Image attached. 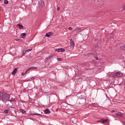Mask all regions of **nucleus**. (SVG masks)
Listing matches in <instances>:
<instances>
[{"label":"nucleus","mask_w":125,"mask_h":125,"mask_svg":"<svg viewBox=\"0 0 125 125\" xmlns=\"http://www.w3.org/2000/svg\"><path fill=\"white\" fill-rule=\"evenodd\" d=\"M10 99V95L4 92H0V100L3 103H6Z\"/></svg>","instance_id":"1"},{"label":"nucleus","mask_w":125,"mask_h":125,"mask_svg":"<svg viewBox=\"0 0 125 125\" xmlns=\"http://www.w3.org/2000/svg\"><path fill=\"white\" fill-rule=\"evenodd\" d=\"M38 6L39 7H43V6H44V1H43L42 0L39 1Z\"/></svg>","instance_id":"2"},{"label":"nucleus","mask_w":125,"mask_h":125,"mask_svg":"<svg viewBox=\"0 0 125 125\" xmlns=\"http://www.w3.org/2000/svg\"><path fill=\"white\" fill-rule=\"evenodd\" d=\"M75 47V43H74V41H73V39L70 40V48L72 49H74Z\"/></svg>","instance_id":"3"},{"label":"nucleus","mask_w":125,"mask_h":125,"mask_svg":"<svg viewBox=\"0 0 125 125\" xmlns=\"http://www.w3.org/2000/svg\"><path fill=\"white\" fill-rule=\"evenodd\" d=\"M56 51H57V52H65V49L63 48L56 49Z\"/></svg>","instance_id":"4"},{"label":"nucleus","mask_w":125,"mask_h":125,"mask_svg":"<svg viewBox=\"0 0 125 125\" xmlns=\"http://www.w3.org/2000/svg\"><path fill=\"white\" fill-rule=\"evenodd\" d=\"M53 33H52L51 32H49L45 34L46 37H47L48 38H49V37H50V36H53Z\"/></svg>","instance_id":"5"},{"label":"nucleus","mask_w":125,"mask_h":125,"mask_svg":"<svg viewBox=\"0 0 125 125\" xmlns=\"http://www.w3.org/2000/svg\"><path fill=\"white\" fill-rule=\"evenodd\" d=\"M74 31L76 32V33H79L80 32H82V28L78 27L77 28H75Z\"/></svg>","instance_id":"6"},{"label":"nucleus","mask_w":125,"mask_h":125,"mask_svg":"<svg viewBox=\"0 0 125 125\" xmlns=\"http://www.w3.org/2000/svg\"><path fill=\"white\" fill-rule=\"evenodd\" d=\"M17 68H15L14 70L12 71V75H13V76H15V75H16V73H17Z\"/></svg>","instance_id":"7"},{"label":"nucleus","mask_w":125,"mask_h":125,"mask_svg":"<svg viewBox=\"0 0 125 125\" xmlns=\"http://www.w3.org/2000/svg\"><path fill=\"white\" fill-rule=\"evenodd\" d=\"M115 75L116 76V77H123V73L121 72H117L116 73Z\"/></svg>","instance_id":"8"},{"label":"nucleus","mask_w":125,"mask_h":125,"mask_svg":"<svg viewBox=\"0 0 125 125\" xmlns=\"http://www.w3.org/2000/svg\"><path fill=\"white\" fill-rule=\"evenodd\" d=\"M116 115L118 116V117H120V118H122L123 117V113L122 112H118V113H115Z\"/></svg>","instance_id":"9"},{"label":"nucleus","mask_w":125,"mask_h":125,"mask_svg":"<svg viewBox=\"0 0 125 125\" xmlns=\"http://www.w3.org/2000/svg\"><path fill=\"white\" fill-rule=\"evenodd\" d=\"M32 115V116H40L41 117H42L43 116L41 114H39V113H33Z\"/></svg>","instance_id":"10"},{"label":"nucleus","mask_w":125,"mask_h":125,"mask_svg":"<svg viewBox=\"0 0 125 125\" xmlns=\"http://www.w3.org/2000/svg\"><path fill=\"white\" fill-rule=\"evenodd\" d=\"M17 26H18L19 27V28L21 29L24 28V26H23V25H22V24H17Z\"/></svg>","instance_id":"11"},{"label":"nucleus","mask_w":125,"mask_h":125,"mask_svg":"<svg viewBox=\"0 0 125 125\" xmlns=\"http://www.w3.org/2000/svg\"><path fill=\"white\" fill-rule=\"evenodd\" d=\"M50 110L48 109H46L45 110L44 113L45 114H50Z\"/></svg>","instance_id":"12"},{"label":"nucleus","mask_w":125,"mask_h":125,"mask_svg":"<svg viewBox=\"0 0 125 125\" xmlns=\"http://www.w3.org/2000/svg\"><path fill=\"white\" fill-rule=\"evenodd\" d=\"M54 55V54H51L49 57H47V59H48V60L51 59V58H52V57H53Z\"/></svg>","instance_id":"13"},{"label":"nucleus","mask_w":125,"mask_h":125,"mask_svg":"<svg viewBox=\"0 0 125 125\" xmlns=\"http://www.w3.org/2000/svg\"><path fill=\"white\" fill-rule=\"evenodd\" d=\"M21 38H22L23 39H24V37H26V33H22L21 35Z\"/></svg>","instance_id":"14"},{"label":"nucleus","mask_w":125,"mask_h":125,"mask_svg":"<svg viewBox=\"0 0 125 125\" xmlns=\"http://www.w3.org/2000/svg\"><path fill=\"white\" fill-rule=\"evenodd\" d=\"M38 69V67H35V66H32L30 67L28 70H32V69Z\"/></svg>","instance_id":"15"},{"label":"nucleus","mask_w":125,"mask_h":125,"mask_svg":"<svg viewBox=\"0 0 125 125\" xmlns=\"http://www.w3.org/2000/svg\"><path fill=\"white\" fill-rule=\"evenodd\" d=\"M108 122V119H103V124H105V123H107Z\"/></svg>","instance_id":"16"},{"label":"nucleus","mask_w":125,"mask_h":125,"mask_svg":"<svg viewBox=\"0 0 125 125\" xmlns=\"http://www.w3.org/2000/svg\"><path fill=\"white\" fill-rule=\"evenodd\" d=\"M97 123H102L103 124V119H102L100 120L97 121Z\"/></svg>","instance_id":"17"},{"label":"nucleus","mask_w":125,"mask_h":125,"mask_svg":"<svg viewBox=\"0 0 125 125\" xmlns=\"http://www.w3.org/2000/svg\"><path fill=\"white\" fill-rule=\"evenodd\" d=\"M85 55H87V56L93 55V53H86Z\"/></svg>","instance_id":"18"},{"label":"nucleus","mask_w":125,"mask_h":125,"mask_svg":"<svg viewBox=\"0 0 125 125\" xmlns=\"http://www.w3.org/2000/svg\"><path fill=\"white\" fill-rule=\"evenodd\" d=\"M4 4H8V0H4Z\"/></svg>","instance_id":"19"},{"label":"nucleus","mask_w":125,"mask_h":125,"mask_svg":"<svg viewBox=\"0 0 125 125\" xmlns=\"http://www.w3.org/2000/svg\"><path fill=\"white\" fill-rule=\"evenodd\" d=\"M3 112L4 113V114H8V109L4 110Z\"/></svg>","instance_id":"20"},{"label":"nucleus","mask_w":125,"mask_h":125,"mask_svg":"<svg viewBox=\"0 0 125 125\" xmlns=\"http://www.w3.org/2000/svg\"><path fill=\"white\" fill-rule=\"evenodd\" d=\"M11 103H12V102H13V101H14V99H11V100L9 99V101Z\"/></svg>","instance_id":"21"},{"label":"nucleus","mask_w":125,"mask_h":125,"mask_svg":"<svg viewBox=\"0 0 125 125\" xmlns=\"http://www.w3.org/2000/svg\"><path fill=\"white\" fill-rule=\"evenodd\" d=\"M27 72H28V70H26L25 73L24 72H22L21 73L22 76H24L25 74H26L27 73Z\"/></svg>","instance_id":"22"},{"label":"nucleus","mask_w":125,"mask_h":125,"mask_svg":"<svg viewBox=\"0 0 125 125\" xmlns=\"http://www.w3.org/2000/svg\"><path fill=\"white\" fill-rule=\"evenodd\" d=\"M68 30H69V31H73V27H69Z\"/></svg>","instance_id":"23"},{"label":"nucleus","mask_w":125,"mask_h":125,"mask_svg":"<svg viewBox=\"0 0 125 125\" xmlns=\"http://www.w3.org/2000/svg\"><path fill=\"white\" fill-rule=\"evenodd\" d=\"M94 58L96 59V60H98V57H97V55H94Z\"/></svg>","instance_id":"24"},{"label":"nucleus","mask_w":125,"mask_h":125,"mask_svg":"<svg viewBox=\"0 0 125 125\" xmlns=\"http://www.w3.org/2000/svg\"><path fill=\"white\" fill-rule=\"evenodd\" d=\"M22 114H26V111L24 110H22Z\"/></svg>","instance_id":"25"},{"label":"nucleus","mask_w":125,"mask_h":125,"mask_svg":"<svg viewBox=\"0 0 125 125\" xmlns=\"http://www.w3.org/2000/svg\"><path fill=\"white\" fill-rule=\"evenodd\" d=\"M48 60V59H47V58H46V59H45V60H44V61H45V63H47V61Z\"/></svg>","instance_id":"26"},{"label":"nucleus","mask_w":125,"mask_h":125,"mask_svg":"<svg viewBox=\"0 0 125 125\" xmlns=\"http://www.w3.org/2000/svg\"><path fill=\"white\" fill-rule=\"evenodd\" d=\"M58 61H62V59L61 58H58Z\"/></svg>","instance_id":"27"},{"label":"nucleus","mask_w":125,"mask_h":125,"mask_svg":"<svg viewBox=\"0 0 125 125\" xmlns=\"http://www.w3.org/2000/svg\"><path fill=\"white\" fill-rule=\"evenodd\" d=\"M57 10H58V11H59L60 10V7H58L57 8Z\"/></svg>","instance_id":"28"},{"label":"nucleus","mask_w":125,"mask_h":125,"mask_svg":"<svg viewBox=\"0 0 125 125\" xmlns=\"http://www.w3.org/2000/svg\"><path fill=\"white\" fill-rule=\"evenodd\" d=\"M15 40H16L17 42H19V41H20L19 39H16Z\"/></svg>","instance_id":"29"},{"label":"nucleus","mask_w":125,"mask_h":125,"mask_svg":"<svg viewBox=\"0 0 125 125\" xmlns=\"http://www.w3.org/2000/svg\"><path fill=\"white\" fill-rule=\"evenodd\" d=\"M111 113H115V110H112Z\"/></svg>","instance_id":"30"},{"label":"nucleus","mask_w":125,"mask_h":125,"mask_svg":"<svg viewBox=\"0 0 125 125\" xmlns=\"http://www.w3.org/2000/svg\"><path fill=\"white\" fill-rule=\"evenodd\" d=\"M122 124H123V125H125V122H122Z\"/></svg>","instance_id":"31"},{"label":"nucleus","mask_w":125,"mask_h":125,"mask_svg":"<svg viewBox=\"0 0 125 125\" xmlns=\"http://www.w3.org/2000/svg\"><path fill=\"white\" fill-rule=\"evenodd\" d=\"M123 9H125V5L123 6Z\"/></svg>","instance_id":"32"},{"label":"nucleus","mask_w":125,"mask_h":125,"mask_svg":"<svg viewBox=\"0 0 125 125\" xmlns=\"http://www.w3.org/2000/svg\"><path fill=\"white\" fill-rule=\"evenodd\" d=\"M31 50H32V49H29L28 50V51H31Z\"/></svg>","instance_id":"33"},{"label":"nucleus","mask_w":125,"mask_h":125,"mask_svg":"<svg viewBox=\"0 0 125 125\" xmlns=\"http://www.w3.org/2000/svg\"><path fill=\"white\" fill-rule=\"evenodd\" d=\"M1 10V7H0V11Z\"/></svg>","instance_id":"34"},{"label":"nucleus","mask_w":125,"mask_h":125,"mask_svg":"<svg viewBox=\"0 0 125 125\" xmlns=\"http://www.w3.org/2000/svg\"><path fill=\"white\" fill-rule=\"evenodd\" d=\"M122 49L125 50V48H122Z\"/></svg>","instance_id":"35"},{"label":"nucleus","mask_w":125,"mask_h":125,"mask_svg":"<svg viewBox=\"0 0 125 125\" xmlns=\"http://www.w3.org/2000/svg\"><path fill=\"white\" fill-rule=\"evenodd\" d=\"M24 54H25V53H23V55H24Z\"/></svg>","instance_id":"36"},{"label":"nucleus","mask_w":125,"mask_h":125,"mask_svg":"<svg viewBox=\"0 0 125 125\" xmlns=\"http://www.w3.org/2000/svg\"><path fill=\"white\" fill-rule=\"evenodd\" d=\"M1 0H0V1H1Z\"/></svg>","instance_id":"37"}]
</instances>
